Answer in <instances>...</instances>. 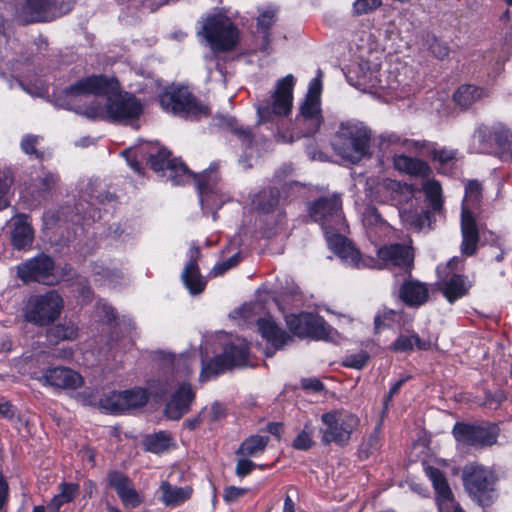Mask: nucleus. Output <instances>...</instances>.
Segmentation results:
<instances>
[{
    "label": "nucleus",
    "mask_w": 512,
    "mask_h": 512,
    "mask_svg": "<svg viewBox=\"0 0 512 512\" xmlns=\"http://www.w3.org/2000/svg\"><path fill=\"white\" fill-rule=\"evenodd\" d=\"M66 97L102 96L105 103L97 100L77 110L90 119L105 120L111 123L128 124L138 119L143 112L142 102L132 93L121 92L118 80L107 75H92L80 79L64 90Z\"/></svg>",
    "instance_id": "f257e3e1"
},
{
    "label": "nucleus",
    "mask_w": 512,
    "mask_h": 512,
    "mask_svg": "<svg viewBox=\"0 0 512 512\" xmlns=\"http://www.w3.org/2000/svg\"><path fill=\"white\" fill-rule=\"evenodd\" d=\"M311 219L318 223L325 235L329 248L347 265L361 268H375L378 261L363 256L341 233L347 225L342 211L341 198L337 194L322 196L308 206Z\"/></svg>",
    "instance_id": "f03ea898"
},
{
    "label": "nucleus",
    "mask_w": 512,
    "mask_h": 512,
    "mask_svg": "<svg viewBox=\"0 0 512 512\" xmlns=\"http://www.w3.org/2000/svg\"><path fill=\"white\" fill-rule=\"evenodd\" d=\"M217 170L218 164L212 163L202 173L193 174L182 161L174 159L164 176L173 185H184L193 180L197 186L201 206L213 210V219L216 220V210L220 209L229 200L218 185L219 175Z\"/></svg>",
    "instance_id": "7ed1b4c3"
},
{
    "label": "nucleus",
    "mask_w": 512,
    "mask_h": 512,
    "mask_svg": "<svg viewBox=\"0 0 512 512\" xmlns=\"http://www.w3.org/2000/svg\"><path fill=\"white\" fill-rule=\"evenodd\" d=\"M371 131L359 122L341 123L332 146L343 159L357 163L369 152Z\"/></svg>",
    "instance_id": "20e7f679"
},
{
    "label": "nucleus",
    "mask_w": 512,
    "mask_h": 512,
    "mask_svg": "<svg viewBox=\"0 0 512 512\" xmlns=\"http://www.w3.org/2000/svg\"><path fill=\"white\" fill-rule=\"evenodd\" d=\"M482 185L477 180H469L465 185V195L461 208V253L472 256L476 253L479 242V230L474 217V211L480 207Z\"/></svg>",
    "instance_id": "39448f33"
},
{
    "label": "nucleus",
    "mask_w": 512,
    "mask_h": 512,
    "mask_svg": "<svg viewBox=\"0 0 512 512\" xmlns=\"http://www.w3.org/2000/svg\"><path fill=\"white\" fill-rule=\"evenodd\" d=\"M295 79L292 74L277 81L269 98L260 101L256 105L258 123H276L284 116H288L292 110L293 88Z\"/></svg>",
    "instance_id": "423d86ee"
},
{
    "label": "nucleus",
    "mask_w": 512,
    "mask_h": 512,
    "mask_svg": "<svg viewBox=\"0 0 512 512\" xmlns=\"http://www.w3.org/2000/svg\"><path fill=\"white\" fill-rule=\"evenodd\" d=\"M64 299L56 290L30 296L25 302L22 314L26 322L37 327L53 324L61 315Z\"/></svg>",
    "instance_id": "0eeeda50"
},
{
    "label": "nucleus",
    "mask_w": 512,
    "mask_h": 512,
    "mask_svg": "<svg viewBox=\"0 0 512 512\" xmlns=\"http://www.w3.org/2000/svg\"><path fill=\"white\" fill-rule=\"evenodd\" d=\"M163 110L186 119H197L209 114V107L201 103L187 87H173L159 96Z\"/></svg>",
    "instance_id": "6e6552de"
},
{
    "label": "nucleus",
    "mask_w": 512,
    "mask_h": 512,
    "mask_svg": "<svg viewBox=\"0 0 512 512\" xmlns=\"http://www.w3.org/2000/svg\"><path fill=\"white\" fill-rule=\"evenodd\" d=\"M321 420L324 424L322 432V442L330 444L332 442L339 446L348 444L351 435L360 424L357 415L344 410L335 409L322 414Z\"/></svg>",
    "instance_id": "1a4fd4ad"
},
{
    "label": "nucleus",
    "mask_w": 512,
    "mask_h": 512,
    "mask_svg": "<svg viewBox=\"0 0 512 512\" xmlns=\"http://www.w3.org/2000/svg\"><path fill=\"white\" fill-rule=\"evenodd\" d=\"M202 34L215 52L233 50L239 42V30L227 17L221 14L207 17Z\"/></svg>",
    "instance_id": "9d476101"
},
{
    "label": "nucleus",
    "mask_w": 512,
    "mask_h": 512,
    "mask_svg": "<svg viewBox=\"0 0 512 512\" xmlns=\"http://www.w3.org/2000/svg\"><path fill=\"white\" fill-rule=\"evenodd\" d=\"M321 77L322 72L318 70L317 77L313 78L309 83L307 95L296 118L297 126L303 137L314 135L319 130L322 123L320 109V94L322 91Z\"/></svg>",
    "instance_id": "9b49d317"
},
{
    "label": "nucleus",
    "mask_w": 512,
    "mask_h": 512,
    "mask_svg": "<svg viewBox=\"0 0 512 512\" xmlns=\"http://www.w3.org/2000/svg\"><path fill=\"white\" fill-rule=\"evenodd\" d=\"M248 353L249 348L244 341L239 344L227 345L222 354L215 356L208 363L203 364L199 376L200 381H208L234 367L246 366Z\"/></svg>",
    "instance_id": "f8f14e48"
},
{
    "label": "nucleus",
    "mask_w": 512,
    "mask_h": 512,
    "mask_svg": "<svg viewBox=\"0 0 512 512\" xmlns=\"http://www.w3.org/2000/svg\"><path fill=\"white\" fill-rule=\"evenodd\" d=\"M54 271V259L45 253H39L17 266V277L24 283L37 282L50 286L59 282Z\"/></svg>",
    "instance_id": "ddd939ff"
},
{
    "label": "nucleus",
    "mask_w": 512,
    "mask_h": 512,
    "mask_svg": "<svg viewBox=\"0 0 512 512\" xmlns=\"http://www.w3.org/2000/svg\"><path fill=\"white\" fill-rule=\"evenodd\" d=\"M464 485L469 495L481 506L493 502L494 476L488 469L471 465L464 472Z\"/></svg>",
    "instance_id": "4468645a"
},
{
    "label": "nucleus",
    "mask_w": 512,
    "mask_h": 512,
    "mask_svg": "<svg viewBox=\"0 0 512 512\" xmlns=\"http://www.w3.org/2000/svg\"><path fill=\"white\" fill-rule=\"evenodd\" d=\"M452 434L459 444L465 446H491L497 441L499 428L496 424L476 425L457 422Z\"/></svg>",
    "instance_id": "2eb2a0df"
},
{
    "label": "nucleus",
    "mask_w": 512,
    "mask_h": 512,
    "mask_svg": "<svg viewBox=\"0 0 512 512\" xmlns=\"http://www.w3.org/2000/svg\"><path fill=\"white\" fill-rule=\"evenodd\" d=\"M377 256L387 266L403 269L408 275L414 267L413 248L407 244L393 243L377 250Z\"/></svg>",
    "instance_id": "dca6fc26"
},
{
    "label": "nucleus",
    "mask_w": 512,
    "mask_h": 512,
    "mask_svg": "<svg viewBox=\"0 0 512 512\" xmlns=\"http://www.w3.org/2000/svg\"><path fill=\"white\" fill-rule=\"evenodd\" d=\"M475 137L483 144V151H488L492 146H497L502 150H510L512 147V132L502 123L479 126Z\"/></svg>",
    "instance_id": "f3484780"
},
{
    "label": "nucleus",
    "mask_w": 512,
    "mask_h": 512,
    "mask_svg": "<svg viewBox=\"0 0 512 512\" xmlns=\"http://www.w3.org/2000/svg\"><path fill=\"white\" fill-rule=\"evenodd\" d=\"M107 480L125 507L136 508L144 502L143 496L135 489L132 480L124 473L116 470L110 471Z\"/></svg>",
    "instance_id": "a211bd4d"
},
{
    "label": "nucleus",
    "mask_w": 512,
    "mask_h": 512,
    "mask_svg": "<svg viewBox=\"0 0 512 512\" xmlns=\"http://www.w3.org/2000/svg\"><path fill=\"white\" fill-rule=\"evenodd\" d=\"M187 255L188 262L181 273V280L191 295H199L205 290L207 284L198 266L201 255L200 247L192 244Z\"/></svg>",
    "instance_id": "6ab92c4d"
},
{
    "label": "nucleus",
    "mask_w": 512,
    "mask_h": 512,
    "mask_svg": "<svg viewBox=\"0 0 512 512\" xmlns=\"http://www.w3.org/2000/svg\"><path fill=\"white\" fill-rule=\"evenodd\" d=\"M38 380L45 386L59 389L74 390L81 387L83 384V378L78 372L63 366L44 370Z\"/></svg>",
    "instance_id": "aec40b11"
},
{
    "label": "nucleus",
    "mask_w": 512,
    "mask_h": 512,
    "mask_svg": "<svg viewBox=\"0 0 512 512\" xmlns=\"http://www.w3.org/2000/svg\"><path fill=\"white\" fill-rule=\"evenodd\" d=\"M425 472L434 487L439 510L444 512L452 507L453 512H464L459 505L454 503L452 491L443 472L433 466H428Z\"/></svg>",
    "instance_id": "412c9836"
},
{
    "label": "nucleus",
    "mask_w": 512,
    "mask_h": 512,
    "mask_svg": "<svg viewBox=\"0 0 512 512\" xmlns=\"http://www.w3.org/2000/svg\"><path fill=\"white\" fill-rule=\"evenodd\" d=\"M408 276L399 286L397 297L406 306L419 308L429 300L428 284Z\"/></svg>",
    "instance_id": "4be33fe9"
},
{
    "label": "nucleus",
    "mask_w": 512,
    "mask_h": 512,
    "mask_svg": "<svg viewBox=\"0 0 512 512\" xmlns=\"http://www.w3.org/2000/svg\"><path fill=\"white\" fill-rule=\"evenodd\" d=\"M194 398L195 393L191 385L187 382H182L165 406L164 412L166 417L170 420H179L189 411Z\"/></svg>",
    "instance_id": "5701e85b"
},
{
    "label": "nucleus",
    "mask_w": 512,
    "mask_h": 512,
    "mask_svg": "<svg viewBox=\"0 0 512 512\" xmlns=\"http://www.w3.org/2000/svg\"><path fill=\"white\" fill-rule=\"evenodd\" d=\"M10 239L14 249L28 250L32 247L34 229L27 215L18 214L11 219Z\"/></svg>",
    "instance_id": "b1692460"
},
{
    "label": "nucleus",
    "mask_w": 512,
    "mask_h": 512,
    "mask_svg": "<svg viewBox=\"0 0 512 512\" xmlns=\"http://www.w3.org/2000/svg\"><path fill=\"white\" fill-rule=\"evenodd\" d=\"M276 22V10L266 9L256 19L255 40L258 50L266 55L272 53L271 28Z\"/></svg>",
    "instance_id": "393cba45"
},
{
    "label": "nucleus",
    "mask_w": 512,
    "mask_h": 512,
    "mask_svg": "<svg viewBox=\"0 0 512 512\" xmlns=\"http://www.w3.org/2000/svg\"><path fill=\"white\" fill-rule=\"evenodd\" d=\"M258 330L261 336L275 349H281L292 337L280 328L272 318H260L257 321Z\"/></svg>",
    "instance_id": "a878e982"
},
{
    "label": "nucleus",
    "mask_w": 512,
    "mask_h": 512,
    "mask_svg": "<svg viewBox=\"0 0 512 512\" xmlns=\"http://www.w3.org/2000/svg\"><path fill=\"white\" fill-rule=\"evenodd\" d=\"M48 0H26L19 19L24 24L48 21Z\"/></svg>",
    "instance_id": "bb28decb"
},
{
    "label": "nucleus",
    "mask_w": 512,
    "mask_h": 512,
    "mask_svg": "<svg viewBox=\"0 0 512 512\" xmlns=\"http://www.w3.org/2000/svg\"><path fill=\"white\" fill-rule=\"evenodd\" d=\"M305 324V337H310L315 340L329 341L332 340L336 334L335 329H333L322 317L306 315Z\"/></svg>",
    "instance_id": "cd10ccee"
},
{
    "label": "nucleus",
    "mask_w": 512,
    "mask_h": 512,
    "mask_svg": "<svg viewBox=\"0 0 512 512\" xmlns=\"http://www.w3.org/2000/svg\"><path fill=\"white\" fill-rule=\"evenodd\" d=\"M393 163L397 170L412 176L428 177L431 173V168L425 161L406 155H396Z\"/></svg>",
    "instance_id": "c85d7f7f"
},
{
    "label": "nucleus",
    "mask_w": 512,
    "mask_h": 512,
    "mask_svg": "<svg viewBox=\"0 0 512 512\" xmlns=\"http://www.w3.org/2000/svg\"><path fill=\"white\" fill-rule=\"evenodd\" d=\"M400 217L403 223L418 232L430 230L434 221L429 210H403L400 211Z\"/></svg>",
    "instance_id": "c756f323"
},
{
    "label": "nucleus",
    "mask_w": 512,
    "mask_h": 512,
    "mask_svg": "<svg viewBox=\"0 0 512 512\" xmlns=\"http://www.w3.org/2000/svg\"><path fill=\"white\" fill-rule=\"evenodd\" d=\"M470 288V284L465 277L459 274H453L449 279L445 280L442 285V293L444 297L453 303L465 296Z\"/></svg>",
    "instance_id": "7c9ffc66"
},
{
    "label": "nucleus",
    "mask_w": 512,
    "mask_h": 512,
    "mask_svg": "<svg viewBox=\"0 0 512 512\" xmlns=\"http://www.w3.org/2000/svg\"><path fill=\"white\" fill-rule=\"evenodd\" d=\"M160 500L165 506L176 507L184 503L191 496L190 488H182L171 485L167 481H163L160 485Z\"/></svg>",
    "instance_id": "2f4dec72"
},
{
    "label": "nucleus",
    "mask_w": 512,
    "mask_h": 512,
    "mask_svg": "<svg viewBox=\"0 0 512 512\" xmlns=\"http://www.w3.org/2000/svg\"><path fill=\"white\" fill-rule=\"evenodd\" d=\"M46 337L50 343L57 344L60 341H72L78 337V327L71 320L53 325L46 331Z\"/></svg>",
    "instance_id": "473e14b6"
},
{
    "label": "nucleus",
    "mask_w": 512,
    "mask_h": 512,
    "mask_svg": "<svg viewBox=\"0 0 512 512\" xmlns=\"http://www.w3.org/2000/svg\"><path fill=\"white\" fill-rule=\"evenodd\" d=\"M417 145H420L417 142ZM421 147H425L429 151V155L433 161L437 162L440 168L444 169L447 166H452L457 158L458 151L450 148H437L436 143L423 141Z\"/></svg>",
    "instance_id": "72a5a7b5"
},
{
    "label": "nucleus",
    "mask_w": 512,
    "mask_h": 512,
    "mask_svg": "<svg viewBox=\"0 0 512 512\" xmlns=\"http://www.w3.org/2000/svg\"><path fill=\"white\" fill-rule=\"evenodd\" d=\"M24 57L18 38H10L0 31V61H19Z\"/></svg>",
    "instance_id": "f704fd0d"
},
{
    "label": "nucleus",
    "mask_w": 512,
    "mask_h": 512,
    "mask_svg": "<svg viewBox=\"0 0 512 512\" xmlns=\"http://www.w3.org/2000/svg\"><path fill=\"white\" fill-rule=\"evenodd\" d=\"M219 119V125L227 128L238 140L241 141L245 147H250L254 140V135L250 128L238 125L237 121L233 117L221 116Z\"/></svg>",
    "instance_id": "c9c22d12"
},
{
    "label": "nucleus",
    "mask_w": 512,
    "mask_h": 512,
    "mask_svg": "<svg viewBox=\"0 0 512 512\" xmlns=\"http://www.w3.org/2000/svg\"><path fill=\"white\" fill-rule=\"evenodd\" d=\"M171 436L167 431H159L146 435L143 440L144 449L154 454H161L171 446Z\"/></svg>",
    "instance_id": "e433bc0d"
},
{
    "label": "nucleus",
    "mask_w": 512,
    "mask_h": 512,
    "mask_svg": "<svg viewBox=\"0 0 512 512\" xmlns=\"http://www.w3.org/2000/svg\"><path fill=\"white\" fill-rule=\"evenodd\" d=\"M268 442V436L252 435L241 443L236 454L244 457L257 456L265 450Z\"/></svg>",
    "instance_id": "4c0bfd02"
},
{
    "label": "nucleus",
    "mask_w": 512,
    "mask_h": 512,
    "mask_svg": "<svg viewBox=\"0 0 512 512\" xmlns=\"http://www.w3.org/2000/svg\"><path fill=\"white\" fill-rule=\"evenodd\" d=\"M484 95L482 88L473 85H462L454 93V101L463 108H468Z\"/></svg>",
    "instance_id": "58836bf2"
},
{
    "label": "nucleus",
    "mask_w": 512,
    "mask_h": 512,
    "mask_svg": "<svg viewBox=\"0 0 512 512\" xmlns=\"http://www.w3.org/2000/svg\"><path fill=\"white\" fill-rule=\"evenodd\" d=\"M414 345L420 350H427L430 342L420 339L418 334L400 335L392 344V350L395 352H407L413 350Z\"/></svg>",
    "instance_id": "ea45409f"
},
{
    "label": "nucleus",
    "mask_w": 512,
    "mask_h": 512,
    "mask_svg": "<svg viewBox=\"0 0 512 512\" xmlns=\"http://www.w3.org/2000/svg\"><path fill=\"white\" fill-rule=\"evenodd\" d=\"M280 193L277 188H266L260 191L254 198V205L263 212H270L278 205Z\"/></svg>",
    "instance_id": "a19ab883"
},
{
    "label": "nucleus",
    "mask_w": 512,
    "mask_h": 512,
    "mask_svg": "<svg viewBox=\"0 0 512 512\" xmlns=\"http://www.w3.org/2000/svg\"><path fill=\"white\" fill-rule=\"evenodd\" d=\"M124 391H111L105 394L99 400V407L107 413L117 414L125 412L124 410Z\"/></svg>",
    "instance_id": "79ce46f5"
},
{
    "label": "nucleus",
    "mask_w": 512,
    "mask_h": 512,
    "mask_svg": "<svg viewBox=\"0 0 512 512\" xmlns=\"http://www.w3.org/2000/svg\"><path fill=\"white\" fill-rule=\"evenodd\" d=\"M422 190L432 209L434 211H440L443 206L440 183L435 179H428L422 184Z\"/></svg>",
    "instance_id": "37998d69"
},
{
    "label": "nucleus",
    "mask_w": 512,
    "mask_h": 512,
    "mask_svg": "<svg viewBox=\"0 0 512 512\" xmlns=\"http://www.w3.org/2000/svg\"><path fill=\"white\" fill-rule=\"evenodd\" d=\"M124 410L140 408L146 405L149 395L146 389L135 387L124 391Z\"/></svg>",
    "instance_id": "c03bdc74"
},
{
    "label": "nucleus",
    "mask_w": 512,
    "mask_h": 512,
    "mask_svg": "<svg viewBox=\"0 0 512 512\" xmlns=\"http://www.w3.org/2000/svg\"><path fill=\"white\" fill-rule=\"evenodd\" d=\"M40 140H42V137L39 135H24L20 142V148L22 152L29 157H33L34 159L43 160L44 153L37 148Z\"/></svg>",
    "instance_id": "a18cd8bd"
},
{
    "label": "nucleus",
    "mask_w": 512,
    "mask_h": 512,
    "mask_svg": "<svg viewBox=\"0 0 512 512\" xmlns=\"http://www.w3.org/2000/svg\"><path fill=\"white\" fill-rule=\"evenodd\" d=\"M381 446L380 430L375 428L374 431L362 441L359 446V456L361 459H367L376 452Z\"/></svg>",
    "instance_id": "49530a36"
},
{
    "label": "nucleus",
    "mask_w": 512,
    "mask_h": 512,
    "mask_svg": "<svg viewBox=\"0 0 512 512\" xmlns=\"http://www.w3.org/2000/svg\"><path fill=\"white\" fill-rule=\"evenodd\" d=\"M60 177L57 173L51 171H42V174L36 180V187L41 195L52 192L58 185Z\"/></svg>",
    "instance_id": "de8ad7c7"
},
{
    "label": "nucleus",
    "mask_w": 512,
    "mask_h": 512,
    "mask_svg": "<svg viewBox=\"0 0 512 512\" xmlns=\"http://www.w3.org/2000/svg\"><path fill=\"white\" fill-rule=\"evenodd\" d=\"M174 159L170 158V151L166 149H159L156 154H151L149 157L150 167L155 172H162L163 175L168 170Z\"/></svg>",
    "instance_id": "09e8293b"
},
{
    "label": "nucleus",
    "mask_w": 512,
    "mask_h": 512,
    "mask_svg": "<svg viewBox=\"0 0 512 512\" xmlns=\"http://www.w3.org/2000/svg\"><path fill=\"white\" fill-rule=\"evenodd\" d=\"M72 8V0H48V21L66 15Z\"/></svg>",
    "instance_id": "8fccbe9b"
},
{
    "label": "nucleus",
    "mask_w": 512,
    "mask_h": 512,
    "mask_svg": "<svg viewBox=\"0 0 512 512\" xmlns=\"http://www.w3.org/2000/svg\"><path fill=\"white\" fill-rule=\"evenodd\" d=\"M425 44L427 49L438 59H443L449 55L450 49L447 43L433 35L426 36Z\"/></svg>",
    "instance_id": "3c124183"
},
{
    "label": "nucleus",
    "mask_w": 512,
    "mask_h": 512,
    "mask_svg": "<svg viewBox=\"0 0 512 512\" xmlns=\"http://www.w3.org/2000/svg\"><path fill=\"white\" fill-rule=\"evenodd\" d=\"M313 427L306 423L304 429L293 440L292 446L296 450H308L314 444L312 440Z\"/></svg>",
    "instance_id": "603ef678"
},
{
    "label": "nucleus",
    "mask_w": 512,
    "mask_h": 512,
    "mask_svg": "<svg viewBox=\"0 0 512 512\" xmlns=\"http://www.w3.org/2000/svg\"><path fill=\"white\" fill-rule=\"evenodd\" d=\"M78 491V485L76 484H61L60 493L55 495L52 499L53 505L62 506L66 503L71 502L76 496Z\"/></svg>",
    "instance_id": "864d4df0"
},
{
    "label": "nucleus",
    "mask_w": 512,
    "mask_h": 512,
    "mask_svg": "<svg viewBox=\"0 0 512 512\" xmlns=\"http://www.w3.org/2000/svg\"><path fill=\"white\" fill-rule=\"evenodd\" d=\"M382 6V0H355L352 12L355 16L366 15L376 11Z\"/></svg>",
    "instance_id": "5fc2aeb1"
},
{
    "label": "nucleus",
    "mask_w": 512,
    "mask_h": 512,
    "mask_svg": "<svg viewBox=\"0 0 512 512\" xmlns=\"http://www.w3.org/2000/svg\"><path fill=\"white\" fill-rule=\"evenodd\" d=\"M369 354L366 351H361L356 354L347 355L342 364L347 368L362 369L367 365Z\"/></svg>",
    "instance_id": "6e6d98bb"
},
{
    "label": "nucleus",
    "mask_w": 512,
    "mask_h": 512,
    "mask_svg": "<svg viewBox=\"0 0 512 512\" xmlns=\"http://www.w3.org/2000/svg\"><path fill=\"white\" fill-rule=\"evenodd\" d=\"M306 315L305 316H296L290 315L286 317V324L289 330L296 336L300 338H305V328H306Z\"/></svg>",
    "instance_id": "4d7b16f0"
},
{
    "label": "nucleus",
    "mask_w": 512,
    "mask_h": 512,
    "mask_svg": "<svg viewBox=\"0 0 512 512\" xmlns=\"http://www.w3.org/2000/svg\"><path fill=\"white\" fill-rule=\"evenodd\" d=\"M400 316V312L385 308L381 313H378L374 318V324L376 329H380L381 326H391V322L395 321Z\"/></svg>",
    "instance_id": "13d9d810"
},
{
    "label": "nucleus",
    "mask_w": 512,
    "mask_h": 512,
    "mask_svg": "<svg viewBox=\"0 0 512 512\" xmlns=\"http://www.w3.org/2000/svg\"><path fill=\"white\" fill-rule=\"evenodd\" d=\"M240 260H241L240 255L234 254L227 260L219 262L216 265H214L210 274L213 277L220 276V275L224 274L225 272H227L228 270H230L231 268H233L234 266H236L240 262Z\"/></svg>",
    "instance_id": "bf43d9fd"
},
{
    "label": "nucleus",
    "mask_w": 512,
    "mask_h": 512,
    "mask_svg": "<svg viewBox=\"0 0 512 512\" xmlns=\"http://www.w3.org/2000/svg\"><path fill=\"white\" fill-rule=\"evenodd\" d=\"M12 182L13 178L10 171L0 169V209L6 206L3 197L8 192Z\"/></svg>",
    "instance_id": "052dcab7"
},
{
    "label": "nucleus",
    "mask_w": 512,
    "mask_h": 512,
    "mask_svg": "<svg viewBox=\"0 0 512 512\" xmlns=\"http://www.w3.org/2000/svg\"><path fill=\"white\" fill-rule=\"evenodd\" d=\"M246 488H239L235 486H229L224 489L223 499L227 503L236 502L239 498L247 493Z\"/></svg>",
    "instance_id": "680f3d73"
},
{
    "label": "nucleus",
    "mask_w": 512,
    "mask_h": 512,
    "mask_svg": "<svg viewBox=\"0 0 512 512\" xmlns=\"http://www.w3.org/2000/svg\"><path fill=\"white\" fill-rule=\"evenodd\" d=\"M205 410L204 416L208 418L209 421H218L222 419L225 416V408L224 406L219 402H214L209 410Z\"/></svg>",
    "instance_id": "e2e57ef3"
},
{
    "label": "nucleus",
    "mask_w": 512,
    "mask_h": 512,
    "mask_svg": "<svg viewBox=\"0 0 512 512\" xmlns=\"http://www.w3.org/2000/svg\"><path fill=\"white\" fill-rule=\"evenodd\" d=\"M255 463L251 460L247 459L246 457L240 458L237 461L235 472L236 475L239 477H244L250 474L253 469L255 468Z\"/></svg>",
    "instance_id": "0e129e2a"
},
{
    "label": "nucleus",
    "mask_w": 512,
    "mask_h": 512,
    "mask_svg": "<svg viewBox=\"0 0 512 512\" xmlns=\"http://www.w3.org/2000/svg\"><path fill=\"white\" fill-rule=\"evenodd\" d=\"M172 385L168 382V379H158L156 384L150 386L152 392L156 397H164L170 391Z\"/></svg>",
    "instance_id": "69168bd1"
},
{
    "label": "nucleus",
    "mask_w": 512,
    "mask_h": 512,
    "mask_svg": "<svg viewBox=\"0 0 512 512\" xmlns=\"http://www.w3.org/2000/svg\"><path fill=\"white\" fill-rule=\"evenodd\" d=\"M301 387L305 390H311L313 392H320L323 390V383L317 378H303L301 380Z\"/></svg>",
    "instance_id": "338daca9"
},
{
    "label": "nucleus",
    "mask_w": 512,
    "mask_h": 512,
    "mask_svg": "<svg viewBox=\"0 0 512 512\" xmlns=\"http://www.w3.org/2000/svg\"><path fill=\"white\" fill-rule=\"evenodd\" d=\"M205 414V410H202L197 416L187 419L183 422V427L192 431L196 429L202 422Z\"/></svg>",
    "instance_id": "774afa93"
}]
</instances>
